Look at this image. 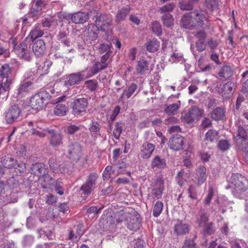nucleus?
<instances>
[{
	"label": "nucleus",
	"mask_w": 248,
	"mask_h": 248,
	"mask_svg": "<svg viewBox=\"0 0 248 248\" xmlns=\"http://www.w3.org/2000/svg\"><path fill=\"white\" fill-rule=\"evenodd\" d=\"M182 26L186 29L200 27L204 30L209 29L210 23L201 11L194 10L183 16L181 19Z\"/></svg>",
	"instance_id": "f257e3e1"
},
{
	"label": "nucleus",
	"mask_w": 248,
	"mask_h": 248,
	"mask_svg": "<svg viewBox=\"0 0 248 248\" xmlns=\"http://www.w3.org/2000/svg\"><path fill=\"white\" fill-rule=\"evenodd\" d=\"M140 214L134 209H131V211H121L116 215V221L121 223L125 222L127 228L132 231H137L140 228Z\"/></svg>",
	"instance_id": "f03ea898"
},
{
	"label": "nucleus",
	"mask_w": 248,
	"mask_h": 248,
	"mask_svg": "<svg viewBox=\"0 0 248 248\" xmlns=\"http://www.w3.org/2000/svg\"><path fill=\"white\" fill-rule=\"evenodd\" d=\"M230 186L233 189L234 194L237 196L248 189V180L240 173H233L230 179Z\"/></svg>",
	"instance_id": "7ed1b4c3"
},
{
	"label": "nucleus",
	"mask_w": 248,
	"mask_h": 248,
	"mask_svg": "<svg viewBox=\"0 0 248 248\" xmlns=\"http://www.w3.org/2000/svg\"><path fill=\"white\" fill-rule=\"evenodd\" d=\"M12 68L9 64L4 63L0 67V95L8 92L12 83L9 78L11 74Z\"/></svg>",
	"instance_id": "20e7f679"
},
{
	"label": "nucleus",
	"mask_w": 248,
	"mask_h": 248,
	"mask_svg": "<svg viewBox=\"0 0 248 248\" xmlns=\"http://www.w3.org/2000/svg\"><path fill=\"white\" fill-rule=\"evenodd\" d=\"M95 25L102 31L109 33L111 30L112 16L110 14H100L96 16Z\"/></svg>",
	"instance_id": "39448f33"
},
{
	"label": "nucleus",
	"mask_w": 248,
	"mask_h": 248,
	"mask_svg": "<svg viewBox=\"0 0 248 248\" xmlns=\"http://www.w3.org/2000/svg\"><path fill=\"white\" fill-rule=\"evenodd\" d=\"M97 178L98 176L95 173H91L89 174L86 182L80 187V190L82 191L81 196L83 199H86L94 189Z\"/></svg>",
	"instance_id": "423d86ee"
},
{
	"label": "nucleus",
	"mask_w": 248,
	"mask_h": 248,
	"mask_svg": "<svg viewBox=\"0 0 248 248\" xmlns=\"http://www.w3.org/2000/svg\"><path fill=\"white\" fill-rule=\"evenodd\" d=\"M235 127L236 130V140L237 142L239 140H247L248 138V124L241 119L238 120L235 123Z\"/></svg>",
	"instance_id": "0eeeda50"
},
{
	"label": "nucleus",
	"mask_w": 248,
	"mask_h": 248,
	"mask_svg": "<svg viewBox=\"0 0 248 248\" xmlns=\"http://www.w3.org/2000/svg\"><path fill=\"white\" fill-rule=\"evenodd\" d=\"M84 78V75L80 73H73L63 76L61 82L64 86L68 88L70 86L79 84Z\"/></svg>",
	"instance_id": "6e6552de"
},
{
	"label": "nucleus",
	"mask_w": 248,
	"mask_h": 248,
	"mask_svg": "<svg viewBox=\"0 0 248 248\" xmlns=\"http://www.w3.org/2000/svg\"><path fill=\"white\" fill-rule=\"evenodd\" d=\"M34 83L31 80H24L17 86L16 95L21 98L26 96L34 89Z\"/></svg>",
	"instance_id": "1a4fd4ad"
},
{
	"label": "nucleus",
	"mask_w": 248,
	"mask_h": 248,
	"mask_svg": "<svg viewBox=\"0 0 248 248\" xmlns=\"http://www.w3.org/2000/svg\"><path fill=\"white\" fill-rule=\"evenodd\" d=\"M88 102L87 98H77L72 103V113L75 116L78 115L82 112H85L88 107Z\"/></svg>",
	"instance_id": "9d476101"
},
{
	"label": "nucleus",
	"mask_w": 248,
	"mask_h": 248,
	"mask_svg": "<svg viewBox=\"0 0 248 248\" xmlns=\"http://www.w3.org/2000/svg\"><path fill=\"white\" fill-rule=\"evenodd\" d=\"M185 143L184 137L176 134L170 139L168 147L174 151H180L184 148Z\"/></svg>",
	"instance_id": "9b49d317"
},
{
	"label": "nucleus",
	"mask_w": 248,
	"mask_h": 248,
	"mask_svg": "<svg viewBox=\"0 0 248 248\" xmlns=\"http://www.w3.org/2000/svg\"><path fill=\"white\" fill-rule=\"evenodd\" d=\"M200 109L196 106L191 107L187 112L185 111L182 113L181 119L186 123H192L200 115Z\"/></svg>",
	"instance_id": "f8f14e48"
},
{
	"label": "nucleus",
	"mask_w": 248,
	"mask_h": 248,
	"mask_svg": "<svg viewBox=\"0 0 248 248\" xmlns=\"http://www.w3.org/2000/svg\"><path fill=\"white\" fill-rule=\"evenodd\" d=\"M47 93L46 92H40L33 95L30 99V105L32 109H38L43 107L44 97Z\"/></svg>",
	"instance_id": "ddd939ff"
},
{
	"label": "nucleus",
	"mask_w": 248,
	"mask_h": 248,
	"mask_svg": "<svg viewBox=\"0 0 248 248\" xmlns=\"http://www.w3.org/2000/svg\"><path fill=\"white\" fill-rule=\"evenodd\" d=\"M46 50V43L44 40L40 39L33 42L32 51L36 57H42L45 55Z\"/></svg>",
	"instance_id": "4468645a"
},
{
	"label": "nucleus",
	"mask_w": 248,
	"mask_h": 248,
	"mask_svg": "<svg viewBox=\"0 0 248 248\" xmlns=\"http://www.w3.org/2000/svg\"><path fill=\"white\" fill-rule=\"evenodd\" d=\"M21 112L17 105L11 106L5 113V118L8 124H12L19 117Z\"/></svg>",
	"instance_id": "2eb2a0df"
},
{
	"label": "nucleus",
	"mask_w": 248,
	"mask_h": 248,
	"mask_svg": "<svg viewBox=\"0 0 248 248\" xmlns=\"http://www.w3.org/2000/svg\"><path fill=\"white\" fill-rule=\"evenodd\" d=\"M164 189V182L161 178H158L155 185V188L152 189L151 196L153 201L161 199Z\"/></svg>",
	"instance_id": "dca6fc26"
},
{
	"label": "nucleus",
	"mask_w": 248,
	"mask_h": 248,
	"mask_svg": "<svg viewBox=\"0 0 248 248\" xmlns=\"http://www.w3.org/2000/svg\"><path fill=\"white\" fill-rule=\"evenodd\" d=\"M50 134L49 138V144L53 147H58L62 144L63 135L54 130H48Z\"/></svg>",
	"instance_id": "f3484780"
},
{
	"label": "nucleus",
	"mask_w": 248,
	"mask_h": 248,
	"mask_svg": "<svg viewBox=\"0 0 248 248\" xmlns=\"http://www.w3.org/2000/svg\"><path fill=\"white\" fill-rule=\"evenodd\" d=\"M155 145L149 142H144L140 147V155L144 159H149L155 150Z\"/></svg>",
	"instance_id": "a211bd4d"
},
{
	"label": "nucleus",
	"mask_w": 248,
	"mask_h": 248,
	"mask_svg": "<svg viewBox=\"0 0 248 248\" xmlns=\"http://www.w3.org/2000/svg\"><path fill=\"white\" fill-rule=\"evenodd\" d=\"M195 36L198 39L196 42L197 49L199 52H202L205 50L206 48V43H205L206 33L205 31L202 30L198 31L195 35Z\"/></svg>",
	"instance_id": "6ab92c4d"
},
{
	"label": "nucleus",
	"mask_w": 248,
	"mask_h": 248,
	"mask_svg": "<svg viewBox=\"0 0 248 248\" xmlns=\"http://www.w3.org/2000/svg\"><path fill=\"white\" fill-rule=\"evenodd\" d=\"M67 153L70 158H78L81 154L80 144L77 142L71 143L67 147Z\"/></svg>",
	"instance_id": "aec40b11"
},
{
	"label": "nucleus",
	"mask_w": 248,
	"mask_h": 248,
	"mask_svg": "<svg viewBox=\"0 0 248 248\" xmlns=\"http://www.w3.org/2000/svg\"><path fill=\"white\" fill-rule=\"evenodd\" d=\"M14 51L18 57L22 58H25L26 60H29V57L28 55L29 50L27 43L22 42L17 46L15 45L14 48Z\"/></svg>",
	"instance_id": "412c9836"
},
{
	"label": "nucleus",
	"mask_w": 248,
	"mask_h": 248,
	"mask_svg": "<svg viewBox=\"0 0 248 248\" xmlns=\"http://www.w3.org/2000/svg\"><path fill=\"white\" fill-rule=\"evenodd\" d=\"M31 169V173L38 177L42 176V175H45L48 171L47 166L42 163H36L32 164Z\"/></svg>",
	"instance_id": "4be33fe9"
},
{
	"label": "nucleus",
	"mask_w": 248,
	"mask_h": 248,
	"mask_svg": "<svg viewBox=\"0 0 248 248\" xmlns=\"http://www.w3.org/2000/svg\"><path fill=\"white\" fill-rule=\"evenodd\" d=\"M50 169L55 173H61L65 172L66 165L65 163H58L55 158H51L49 161Z\"/></svg>",
	"instance_id": "5701e85b"
},
{
	"label": "nucleus",
	"mask_w": 248,
	"mask_h": 248,
	"mask_svg": "<svg viewBox=\"0 0 248 248\" xmlns=\"http://www.w3.org/2000/svg\"><path fill=\"white\" fill-rule=\"evenodd\" d=\"M138 88V85L134 83H132L124 91L121 96L119 98V102L124 103L125 99H128L135 93Z\"/></svg>",
	"instance_id": "b1692460"
},
{
	"label": "nucleus",
	"mask_w": 248,
	"mask_h": 248,
	"mask_svg": "<svg viewBox=\"0 0 248 248\" xmlns=\"http://www.w3.org/2000/svg\"><path fill=\"white\" fill-rule=\"evenodd\" d=\"M189 231L188 225L182 221H178L174 226V232L177 236L185 235L188 233Z\"/></svg>",
	"instance_id": "393cba45"
},
{
	"label": "nucleus",
	"mask_w": 248,
	"mask_h": 248,
	"mask_svg": "<svg viewBox=\"0 0 248 248\" xmlns=\"http://www.w3.org/2000/svg\"><path fill=\"white\" fill-rule=\"evenodd\" d=\"M99 29L95 25L91 24L85 30L84 35L90 41H94L98 37L97 31Z\"/></svg>",
	"instance_id": "a878e982"
},
{
	"label": "nucleus",
	"mask_w": 248,
	"mask_h": 248,
	"mask_svg": "<svg viewBox=\"0 0 248 248\" xmlns=\"http://www.w3.org/2000/svg\"><path fill=\"white\" fill-rule=\"evenodd\" d=\"M166 166L165 159L159 155H156L151 160V167L153 169L162 170L165 169Z\"/></svg>",
	"instance_id": "bb28decb"
},
{
	"label": "nucleus",
	"mask_w": 248,
	"mask_h": 248,
	"mask_svg": "<svg viewBox=\"0 0 248 248\" xmlns=\"http://www.w3.org/2000/svg\"><path fill=\"white\" fill-rule=\"evenodd\" d=\"M41 24H37L34 28L31 30L28 35L27 38L30 39L32 42H34L39 37L43 36L44 35V31L42 30L40 26Z\"/></svg>",
	"instance_id": "cd10ccee"
},
{
	"label": "nucleus",
	"mask_w": 248,
	"mask_h": 248,
	"mask_svg": "<svg viewBox=\"0 0 248 248\" xmlns=\"http://www.w3.org/2000/svg\"><path fill=\"white\" fill-rule=\"evenodd\" d=\"M89 18L88 14L82 12H78L72 14L71 20L75 24H82Z\"/></svg>",
	"instance_id": "c85d7f7f"
},
{
	"label": "nucleus",
	"mask_w": 248,
	"mask_h": 248,
	"mask_svg": "<svg viewBox=\"0 0 248 248\" xmlns=\"http://www.w3.org/2000/svg\"><path fill=\"white\" fill-rule=\"evenodd\" d=\"M234 87V83L230 81L223 85L221 90V94L224 98L229 99L232 96Z\"/></svg>",
	"instance_id": "c756f323"
},
{
	"label": "nucleus",
	"mask_w": 248,
	"mask_h": 248,
	"mask_svg": "<svg viewBox=\"0 0 248 248\" xmlns=\"http://www.w3.org/2000/svg\"><path fill=\"white\" fill-rule=\"evenodd\" d=\"M46 2L44 0H36L31 6V12L34 15L40 14L43 10L46 8Z\"/></svg>",
	"instance_id": "7c9ffc66"
},
{
	"label": "nucleus",
	"mask_w": 248,
	"mask_h": 248,
	"mask_svg": "<svg viewBox=\"0 0 248 248\" xmlns=\"http://www.w3.org/2000/svg\"><path fill=\"white\" fill-rule=\"evenodd\" d=\"M38 180L43 188H46L51 186L54 183V179L48 174L46 173L45 175H42L39 177Z\"/></svg>",
	"instance_id": "2f4dec72"
},
{
	"label": "nucleus",
	"mask_w": 248,
	"mask_h": 248,
	"mask_svg": "<svg viewBox=\"0 0 248 248\" xmlns=\"http://www.w3.org/2000/svg\"><path fill=\"white\" fill-rule=\"evenodd\" d=\"M206 169L204 166H201L197 170L196 176L197 184L201 185L206 180Z\"/></svg>",
	"instance_id": "473e14b6"
},
{
	"label": "nucleus",
	"mask_w": 248,
	"mask_h": 248,
	"mask_svg": "<svg viewBox=\"0 0 248 248\" xmlns=\"http://www.w3.org/2000/svg\"><path fill=\"white\" fill-rule=\"evenodd\" d=\"M218 75L220 79L227 80L232 75V70L230 66L224 65L221 68Z\"/></svg>",
	"instance_id": "72a5a7b5"
},
{
	"label": "nucleus",
	"mask_w": 248,
	"mask_h": 248,
	"mask_svg": "<svg viewBox=\"0 0 248 248\" xmlns=\"http://www.w3.org/2000/svg\"><path fill=\"white\" fill-rule=\"evenodd\" d=\"M149 62L145 59H141L138 62L136 72L138 75H144L149 70Z\"/></svg>",
	"instance_id": "f704fd0d"
},
{
	"label": "nucleus",
	"mask_w": 248,
	"mask_h": 248,
	"mask_svg": "<svg viewBox=\"0 0 248 248\" xmlns=\"http://www.w3.org/2000/svg\"><path fill=\"white\" fill-rule=\"evenodd\" d=\"M107 67L104 65L100 62L95 61L92 66L88 71L89 77H91L97 74L100 71L105 69Z\"/></svg>",
	"instance_id": "c9c22d12"
},
{
	"label": "nucleus",
	"mask_w": 248,
	"mask_h": 248,
	"mask_svg": "<svg viewBox=\"0 0 248 248\" xmlns=\"http://www.w3.org/2000/svg\"><path fill=\"white\" fill-rule=\"evenodd\" d=\"M226 111L223 108L217 107L215 108L211 113V116L213 120L219 121L225 116Z\"/></svg>",
	"instance_id": "e433bc0d"
},
{
	"label": "nucleus",
	"mask_w": 248,
	"mask_h": 248,
	"mask_svg": "<svg viewBox=\"0 0 248 248\" xmlns=\"http://www.w3.org/2000/svg\"><path fill=\"white\" fill-rule=\"evenodd\" d=\"M16 160H15L11 155L5 156L1 160L2 165L8 169L16 168Z\"/></svg>",
	"instance_id": "4c0bfd02"
},
{
	"label": "nucleus",
	"mask_w": 248,
	"mask_h": 248,
	"mask_svg": "<svg viewBox=\"0 0 248 248\" xmlns=\"http://www.w3.org/2000/svg\"><path fill=\"white\" fill-rule=\"evenodd\" d=\"M147 50L150 52H154L158 49L160 42L156 39L153 38L152 40L145 44Z\"/></svg>",
	"instance_id": "58836bf2"
},
{
	"label": "nucleus",
	"mask_w": 248,
	"mask_h": 248,
	"mask_svg": "<svg viewBox=\"0 0 248 248\" xmlns=\"http://www.w3.org/2000/svg\"><path fill=\"white\" fill-rule=\"evenodd\" d=\"M68 111V108L66 105L62 104H57L54 109V113L60 116H64Z\"/></svg>",
	"instance_id": "ea45409f"
},
{
	"label": "nucleus",
	"mask_w": 248,
	"mask_h": 248,
	"mask_svg": "<svg viewBox=\"0 0 248 248\" xmlns=\"http://www.w3.org/2000/svg\"><path fill=\"white\" fill-rule=\"evenodd\" d=\"M89 130L93 136L95 138H98L101 136L100 125L98 122L96 121H93L91 126L89 128Z\"/></svg>",
	"instance_id": "a19ab883"
},
{
	"label": "nucleus",
	"mask_w": 248,
	"mask_h": 248,
	"mask_svg": "<svg viewBox=\"0 0 248 248\" xmlns=\"http://www.w3.org/2000/svg\"><path fill=\"white\" fill-rule=\"evenodd\" d=\"M163 25L166 27H170L173 25L174 18L170 13H165L162 16Z\"/></svg>",
	"instance_id": "79ce46f5"
},
{
	"label": "nucleus",
	"mask_w": 248,
	"mask_h": 248,
	"mask_svg": "<svg viewBox=\"0 0 248 248\" xmlns=\"http://www.w3.org/2000/svg\"><path fill=\"white\" fill-rule=\"evenodd\" d=\"M130 9L127 7L123 8L118 10L116 16V21L120 22L125 19L126 16L129 14Z\"/></svg>",
	"instance_id": "37998d69"
},
{
	"label": "nucleus",
	"mask_w": 248,
	"mask_h": 248,
	"mask_svg": "<svg viewBox=\"0 0 248 248\" xmlns=\"http://www.w3.org/2000/svg\"><path fill=\"white\" fill-rule=\"evenodd\" d=\"M163 203L161 201H157L153 207V216L155 217H159L162 213L163 208Z\"/></svg>",
	"instance_id": "c03bdc74"
},
{
	"label": "nucleus",
	"mask_w": 248,
	"mask_h": 248,
	"mask_svg": "<svg viewBox=\"0 0 248 248\" xmlns=\"http://www.w3.org/2000/svg\"><path fill=\"white\" fill-rule=\"evenodd\" d=\"M204 6L211 11L218 9V1L217 0H204Z\"/></svg>",
	"instance_id": "a18cd8bd"
},
{
	"label": "nucleus",
	"mask_w": 248,
	"mask_h": 248,
	"mask_svg": "<svg viewBox=\"0 0 248 248\" xmlns=\"http://www.w3.org/2000/svg\"><path fill=\"white\" fill-rule=\"evenodd\" d=\"M123 125V124L121 123H116L114 125V128L113 129L112 127L111 129H110V131H112L113 135L116 140H119L120 137Z\"/></svg>",
	"instance_id": "49530a36"
},
{
	"label": "nucleus",
	"mask_w": 248,
	"mask_h": 248,
	"mask_svg": "<svg viewBox=\"0 0 248 248\" xmlns=\"http://www.w3.org/2000/svg\"><path fill=\"white\" fill-rule=\"evenodd\" d=\"M208 217L204 212H201L197 218V223L200 227H203L208 223Z\"/></svg>",
	"instance_id": "de8ad7c7"
},
{
	"label": "nucleus",
	"mask_w": 248,
	"mask_h": 248,
	"mask_svg": "<svg viewBox=\"0 0 248 248\" xmlns=\"http://www.w3.org/2000/svg\"><path fill=\"white\" fill-rule=\"evenodd\" d=\"M150 29L157 36H160L162 34V28L160 23L158 21H153L150 26Z\"/></svg>",
	"instance_id": "09e8293b"
},
{
	"label": "nucleus",
	"mask_w": 248,
	"mask_h": 248,
	"mask_svg": "<svg viewBox=\"0 0 248 248\" xmlns=\"http://www.w3.org/2000/svg\"><path fill=\"white\" fill-rule=\"evenodd\" d=\"M180 106L177 104H172L169 106H167L165 108V112L169 115H175L179 108Z\"/></svg>",
	"instance_id": "8fccbe9b"
},
{
	"label": "nucleus",
	"mask_w": 248,
	"mask_h": 248,
	"mask_svg": "<svg viewBox=\"0 0 248 248\" xmlns=\"http://www.w3.org/2000/svg\"><path fill=\"white\" fill-rule=\"evenodd\" d=\"M179 7L182 10H191L193 5L190 0H182L179 2Z\"/></svg>",
	"instance_id": "3c124183"
},
{
	"label": "nucleus",
	"mask_w": 248,
	"mask_h": 248,
	"mask_svg": "<svg viewBox=\"0 0 248 248\" xmlns=\"http://www.w3.org/2000/svg\"><path fill=\"white\" fill-rule=\"evenodd\" d=\"M218 133L214 130L210 129L205 134V140L207 142H213L217 139Z\"/></svg>",
	"instance_id": "603ef678"
},
{
	"label": "nucleus",
	"mask_w": 248,
	"mask_h": 248,
	"mask_svg": "<svg viewBox=\"0 0 248 248\" xmlns=\"http://www.w3.org/2000/svg\"><path fill=\"white\" fill-rule=\"evenodd\" d=\"M217 146L222 152H225L230 149L231 144L229 140H221L218 141Z\"/></svg>",
	"instance_id": "864d4df0"
},
{
	"label": "nucleus",
	"mask_w": 248,
	"mask_h": 248,
	"mask_svg": "<svg viewBox=\"0 0 248 248\" xmlns=\"http://www.w3.org/2000/svg\"><path fill=\"white\" fill-rule=\"evenodd\" d=\"M121 108L119 106H117L112 111V114L110 115L109 120L108 121L109 129L112 128V123L115 120L117 116L120 113Z\"/></svg>",
	"instance_id": "5fc2aeb1"
},
{
	"label": "nucleus",
	"mask_w": 248,
	"mask_h": 248,
	"mask_svg": "<svg viewBox=\"0 0 248 248\" xmlns=\"http://www.w3.org/2000/svg\"><path fill=\"white\" fill-rule=\"evenodd\" d=\"M47 131H48L46 129L37 127L36 129L32 128L31 129V134L36 136L39 138H44L46 137V132Z\"/></svg>",
	"instance_id": "6e6d98bb"
},
{
	"label": "nucleus",
	"mask_w": 248,
	"mask_h": 248,
	"mask_svg": "<svg viewBox=\"0 0 248 248\" xmlns=\"http://www.w3.org/2000/svg\"><path fill=\"white\" fill-rule=\"evenodd\" d=\"M214 190L212 186H210L209 187L208 194L206 195L204 200V203L206 205H209L213 199L214 196Z\"/></svg>",
	"instance_id": "4d7b16f0"
},
{
	"label": "nucleus",
	"mask_w": 248,
	"mask_h": 248,
	"mask_svg": "<svg viewBox=\"0 0 248 248\" xmlns=\"http://www.w3.org/2000/svg\"><path fill=\"white\" fill-rule=\"evenodd\" d=\"M237 143V147L239 150L246 152V153H248V142L247 140H239L238 142Z\"/></svg>",
	"instance_id": "13d9d810"
},
{
	"label": "nucleus",
	"mask_w": 248,
	"mask_h": 248,
	"mask_svg": "<svg viewBox=\"0 0 248 248\" xmlns=\"http://www.w3.org/2000/svg\"><path fill=\"white\" fill-rule=\"evenodd\" d=\"M175 7V4L173 3H168L164 6L160 7L159 8V11L161 13H169L170 12L172 11Z\"/></svg>",
	"instance_id": "bf43d9fd"
},
{
	"label": "nucleus",
	"mask_w": 248,
	"mask_h": 248,
	"mask_svg": "<svg viewBox=\"0 0 248 248\" xmlns=\"http://www.w3.org/2000/svg\"><path fill=\"white\" fill-rule=\"evenodd\" d=\"M187 192L188 197L192 200H196L197 199V193L196 191V187L193 185H190L188 189Z\"/></svg>",
	"instance_id": "052dcab7"
},
{
	"label": "nucleus",
	"mask_w": 248,
	"mask_h": 248,
	"mask_svg": "<svg viewBox=\"0 0 248 248\" xmlns=\"http://www.w3.org/2000/svg\"><path fill=\"white\" fill-rule=\"evenodd\" d=\"M81 128V126L76 125L74 124H70L66 127L67 133L70 135H73L76 132L79 130Z\"/></svg>",
	"instance_id": "680f3d73"
},
{
	"label": "nucleus",
	"mask_w": 248,
	"mask_h": 248,
	"mask_svg": "<svg viewBox=\"0 0 248 248\" xmlns=\"http://www.w3.org/2000/svg\"><path fill=\"white\" fill-rule=\"evenodd\" d=\"M111 47V45L110 43L109 44H105L103 43L100 45L99 47V50L100 53H104L106 52V54H108L109 52H111L110 50V48Z\"/></svg>",
	"instance_id": "e2e57ef3"
},
{
	"label": "nucleus",
	"mask_w": 248,
	"mask_h": 248,
	"mask_svg": "<svg viewBox=\"0 0 248 248\" xmlns=\"http://www.w3.org/2000/svg\"><path fill=\"white\" fill-rule=\"evenodd\" d=\"M55 190L60 195L63 194V189L62 188V180L58 179L56 180L55 183Z\"/></svg>",
	"instance_id": "0e129e2a"
},
{
	"label": "nucleus",
	"mask_w": 248,
	"mask_h": 248,
	"mask_svg": "<svg viewBox=\"0 0 248 248\" xmlns=\"http://www.w3.org/2000/svg\"><path fill=\"white\" fill-rule=\"evenodd\" d=\"M214 223L213 222H208L203 227H205V232L208 234H213L215 229L214 227Z\"/></svg>",
	"instance_id": "69168bd1"
},
{
	"label": "nucleus",
	"mask_w": 248,
	"mask_h": 248,
	"mask_svg": "<svg viewBox=\"0 0 248 248\" xmlns=\"http://www.w3.org/2000/svg\"><path fill=\"white\" fill-rule=\"evenodd\" d=\"M112 170L111 166H108L105 169L103 173V178L104 180H108L110 176V172Z\"/></svg>",
	"instance_id": "338daca9"
},
{
	"label": "nucleus",
	"mask_w": 248,
	"mask_h": 248,
	"mask_svg": "<svg viewBox=\"0 0 248 248\" xmlns=\"http://www.w3.org/2000/svg\"><path fill=\"white\" fill-rule=\"evenodd\" d=\"M85 84L88 88L91 91H94L96 89L97 84L92 80H89L85 82Z\"/></svg>",
	"instance_id": "774afa93"
}]
</instances>
